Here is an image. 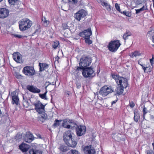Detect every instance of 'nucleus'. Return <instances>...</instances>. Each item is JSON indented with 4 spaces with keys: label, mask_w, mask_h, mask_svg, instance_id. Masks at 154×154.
<instances>
[{
    "label": "nucleus",
    "mask_w": 154,
    "mask_h": 154,
    "mask_svg": "<svg viewBox=\"0 0 154 154\" xmlns=\"http://www.w3.org/2000/svg\"><path fill=\"white\" fill-rule=\"evenodd\" d=\"M74 135L73 133L69 130L65 131L63 134V139L64 142L68 146L72 147H75L77 144Z\"/></svg>",
    "instance_id": "nucleus-1"
},
{
    "label": "nucleus",
    "mask_w": 154,
    "mask_h": 154,
    "mask_svg": "<svg viewBox=\"0 0 154 154\" xmlns=\"http://www.w3.org/2000/svg\"><path fill=\"white\" fill-rule=\"evenodd\" d=\"M40 29H37L35 31V32H34V34L35 33H36L37 32H38V33H40Z\"/></svg>",
    "instance_id": "nucleus-53"
},
{
    "label": "nucleus",
    "mask_w": 154,
    "mask_h": 154,
    "mask_svg": "<svg viewBox=\"0 0 154 154\" xmlns=\"http://www.w3.org/2000/svg\"><path fill=\"white\" fill-rule=\"evenodd\" d=\"M141 11H143L147 9V6L146 5V3L145 5H143V7L140 8Z\"/></svg>",
    "instance_id": "nucleus-44"
},
{
    "label": "nucleus",
    "mask_w": 154,
    "mask_h": 154,
    "mask_svg": "<svg viewBox=\"0 0 154 154\" xmlns=\"http://www.w3.org/2000/svg\"><path fill=\"white\" fill-rule=\"evenodd\" d=\"M130 106L131 107H133L134 106V104L133 102H131L130 104Z\"/></svg>",
    "instance_id": "nucleus-51"
},
{
    "label": "nucleus",
    "mask_w": 154,
    "mask_h": 154,
    "mask_svg": "<svg viewBox=\"0 0 154 154\" xmlns=\"http://www.w3.org/2000/svg\"><path fill=\"white\" fill-rule=\"evenodd\" d=\"M21 75H17V78L18 79H19V78H21Z\"/></svg>",
    "instance_id": "nucleus-56"
},
{
    "label": "nucleus",
    "mask_w": 154,
    "mask_h": 154,
    "mask_svg": "<svg viewBox=\"0 0 154 154\" xmlns=\"http://www.w3.org/2000/svg\"><path fill=\"white\" fill-rule=\"evenodd\" d=\"M59 45V42L58 41H56L54 42L53 44L52 45L53 48L54 49L57 48V47Z\"/></svg>",
    "instance_id": "nucleus-39"
},
{
    "label": "nucleus",
    "mask_w": 154,
    "mask_h": 154,
    "mask_svg": "<svg viewBox=\"0 0 154 154\" xmlns=\"http://www.w3.org/2000/svg\"><path fill=\"white\" fill-rule=\"evenodd\" d=\"M67 122H69V124L73 123H74V120H70L69 119H66L64 120L63 121V126L65 128H70L71 126L69 125H66V123Z\"/></svg>",
    "instance_id": "nucleus-20"
},
{
    "label": "nucleus",
    "mask_w": 154,
    "mask_h": 154,
    "mask_svg": "<svg viewBox=\"0 0 154 154\" xmlns=\"http://www.w3.org/2000/svg\"><path fill=\"white\" fill-rule=\"evenodd\" d=\"M152 59H154V55H152Z\"/></svg>",
    "instance_id": "nucleus-60"
},
{
    "label": "nucleus",
    "mask_w": 154,
    "mask_h": 154,
    "mask_svg": "<svg viewBox=\"0 0 154 154\" xmlns=\"http://www.w3.org/2000/svg\"><path fill=\"white\" fill-rule=\"evenodd\" d=\"M114 91V89L112 87L105 86L101 88L99 91V93L102 96L105 97L109 94L113 92Z\"/></svg>",
    "instance_id": "nucleus-5"
},
{
    "label": "nucleus",
    "mask_w": 154,
    "mask_h": 154,
    "mask_svg": "<svg viewBox=\"0 0 154 154\" xmlns=\"http://www.w3.org/2000/svg\"><path fill=\"white\" fill-rule=\"evenodd\" d=\"M19 148L23 152H26L28 150L29 147L27 144L23 143L19 146Z\"/></svg>",
    "instance_id": "nucleus-21"
},
{
    "label": "nucleus",
    "mask_w": 154,
    "mask_h": 154,
    "mask_svg": "<svg viewBox=\"0 0 154 154\" xmlns=\"http://www.w3.org/2000/svg\"><path fill=\"white\" fill-rule=\"evenodd\" d=\"M91 62V59L90 57L83 56L80 58L79 64V65L86 67L89 66Z\"/></svg>",
    "instance_id": "nucleus-8"
},
{
    "label": "nucleus",
    "mask_w": 154,
    "mask_h": 154,
    "mask_svg": "<svg viewBox=\"0 0 154 154\" xmlns=\"http://www.w3.org/2000/svg\"><path fill=\"white\" fill-rule=\"evenodd\" d=\"M152 1L153 2V6L154 8V0H152Z\"/></svg>",
    "instance_id": "nucleus-62"
},
{
    "label": "nucleus",
    "mask_w": 154,
    "mask_h": 154,
    "mask_svg": "<svg viewBox=\"0 0 154 154\" xmlns=\"http://www.w3.org/2000/svg\"><path fill=\"white\" fill-rule=\"evenodd\" d=\"M62 27L63 29L64 30L66 29H69V27L68 26L66 23L63 24Z\"/></svg>",
    "instance_id": "nucleus-41"
},
{
    "label": "nucleus",
    "mask_w": 154,
    "mask_h": 154,
    "mask_svg": "<svg viewBox=\"0 0 154 154\" xmlns=\"http://www.w3.org/2000/svg\"><path fill=\"white\" fill-rule=\"evenodd\" d=\"M116 89L115 90V91L116 92V94L119 95L121 94L123 92L124 88L118 86Z\"/></svg>",
    "instance_id": "nucleus-24"
},
{
    "label": "nucleus",
    "mask_w": 154,
    "mask_h": 154,
    "mask_svg": "<svg viewBox=\"0 0 154 154\" xmlns=\"http://www.w3.org/2000/svg\"><path fill=\"white\" fill-rule=\"evenodd\" d=\"M44 111H42V112H40L38 113L40 114L42 118L44 119V120H45L47 118V115L45 112Z\"/></svg>",
    "instance_id": "nucleus-32"
},
{
    "label": "nucleus",
    "mask_w": 154,
    "mask_h": 154,
    "mask_svg": "<svg viewBox=\"0 0 154 154\" xmlns=\"http://www.w3.org/2000/svg\"><path fill=\"white\" fill-rule=\"evenodd\" d=\"M135 3L138 5L143 3H145L146 0H134Z\"/></svg>",
    "instance_id": "nucleus-36"
},
{
    "label": "nucleus",
    "mask_w": 154,
    "mask_h": 154,
    "mask_svg": "<svg viewBox=\"0 0 154 154\" xmlns=\"http://www.w3.org/2000/svg\"><path fill=\"white\" fill-rule=\"evenodd\" d=\"M72 154H80L78 152L75 150L72 151Z\"/></svg>",
    "instance_id": "nucleus-46"
},
{
    "label": "nucleus",
    "mask_w": 154,
    "mask_h": 154,
    "mask_svg": "<svg viewBox=\"0 0 154 154\" xmlns=\"http://www.w3.org/2000/svg\"><path fill=\"white\" fill-rule=\"evenodd\" d=\"M14 60L17 62L21 63L23 62L22 56L18 52L14 53L13 55Z\"/></svg>",
    "instance_id": "nucleus-17"
},
{
    "label": "nucleus",
    "mask_w": 154,
    "mask_h": 154,
    "mask_svg": "<svg viewBox=\"0 0 154 154\" xmlns=\"http://www.w3.org/2000/svg\"><path fill=\"white\" fill-rule=\"evenodd\" d=\"M69 124V122H67V123H66V125H68V124Z\"/></svg>",
    "instance_id": "nucleus-63"
},
{
    "label": "nucleus",
    "mask_w": 154,
    "mask_h": 154,
    "mask_svg": "<svg viewBox=\"0 0 154 154\" xmlns=\"http://www.w3.org/2000/svg\"><path fill=\"white\" fill-rule=\"evenodd\" d=\"M85 69V67L83 66H82L81 65H79V66H77V68L75 70L76 71H81L82 70L83 71L84 69Z\"/></svg>",
    "instance_id": "nucleus-40"
},
{
    "label": "nucleus",
    "mask_w": 154,
    "mask_h": 154,
    "mask_svg": "<svg viewBox=\"0 0 154 154\" xmlns=\"http://www.w3.org/2000/svg\"><path fill=\"white\" fill-rule=\"evenodd\" d=\"M84 151L85 154H95V153L93 147L90 145L85 146Z\"/></svg>",
    "instance_id": "nucleus-16"
},
{
    "label": "nucleus",
    "mask_w": 154,
    "mask_h": 154,
    "mask_svg": "<svg viewBox=\"0 0 154 154\" xmlns=\"http://www.w3.org/2000/svg\"><path fill=\"white\" fill-rule=\"evenodd\" d=\"M55 58L56 59V60H58V58H59V57H58V56H57L56 57H55Z\"/></svg>",
    "instance_id": "nucleus-59"
},
{
    "label": "nucleus",
    "mask_w": 154,
    "mask_h": 154,
    "mask_svg": "<svg viewBox=\"0 0 154 154\" xmlns=\"http://www.w3.org/2000/svg\"><path fill=\"white\" fill-rule=\"evenodd\" d=\"M77 88H79L81 87V85L80 83H78L76 85Z\"/></svg>",
    "instance_id": "nucleus-54"
},
{
    "label": "nucleus",
    "mask_w": 154,
    "mask_h": 154,
    "mask_svg": "<svg viewBox=\"0 0 154 154\" xmlns=\"http://www.w3.org/2000/svg\"><path fill=\"white\" fill-rule=\"evenodd\" d=\"M115 6L116 9L117 11H119V12H121V11L120 9V7L118 5V4L117 3H116L115 5Z\"/></svg>",
    "instance_id": "nucleus-43"
},
{
    "label": "nucleus",
    "mask_w": 154,
    "mask_h": 154,
    "mask_svg": "<svg viewBox=\"0 0 154 154\" xmlns=\"http://www.w3.org/2000/svg\"><path fill=\"white\" fill-rule=\"evenodd\" d=\"M119 40L111 41L108 45L109 50L112 52H115L121 45Z\"/></svg>",
    "instance_id": "nucleus-4"
},
{
    "label": "nucleus",
    "mask_w": 154,
    "mask_h": 154,
    "mask_svg": "<svg viewBox=\"0 0 154 154\" xmlns=\"http://www.w3.org/2000/svg\"><path fill=\"white\" fill-rule=\"evenodd\" d=\"M138 64L140 65V64H141L140 63V61H138Z\"/></svg>",
    "instance_id": "nucleus-61"
},
{
    "label": "nucleus",
    "mask_w": 154,
    "mask_h": 154,
    "mask_svg": "<svg viewBox=\"0 0 154 154\" xmlns=\"http://www.w3.org/2000/svg\"><path fill=\"white\" fill-rule=\"evenodd\" d=\"M9 11L5 8L0 9V18L4 19L6 18L9 15Z\"/></svg>",
    "instance_id": "nucleus-14"
},
{
    "label": "nucleus",
    "mask_w": 154,
    "mask_h": 154,
    "mask_svg": "<svg viewBox=\"0 0 154 154\" xmlns=\"http://www.w3.org/2000/svg\"><path fill=\"white\" fill-rule=\"evenodd\" d=\"M150 109V108L147 106L146 104L143 106V108L142 111L143 115V119H145V114L149 112V110Z\"/></svg>",
    "instance_id": "nucleus-22"
},
{
    "label": "nucleus",
    "mask_w": 154,
    "mask_h": 154,
    "mask_svg": "<svg viewBox=\"0 0 154 154\" xmlns=\"http://www.w3.org/2000/svg\"><path fill=\"white\" fill-rule=\"evenodd\" d=\"M9 4L11 5H14L17 4L18 2V0H8Z\"/></svg>",
    "instance_id": "nucleus-38"
},
{
    "label": "nucleus",
    "mask_w": 154,
    "mask_h": 154,
    "mask_svg": "<svg viewBox=\"0 0 154 154\" xmlns=\"http://www.w3.org/2000/svg\"><path fill=\"white\" fill-rule=\"evenodd\" d=\"M51 85V82H46L45 84V89H46L47 87Z\"/></svg>",
    "instance_id": "nucleus-45"
},
{
    "label": "nucleus",
    "mask_w": 154,
    "mask_h": 154,
    "mask_svg": "<svg viewBox=\"0 0 154 154\" xmlns=\"http://www.w3.org/2000/svg\"><path fill=\"white\" fill-rule=\"evenodd\" d=\"M94 71L91 67L85 68L82 72L83 76L85 78L93 77L94 75Z\"/></svg>",
    "instance_id": "nucleus-7"
},
{
    "label": "nucleus",
    "mask_w": 154,
    "mask_h": 154,
    "mask_svg": "<svg viewBox=\"0 0 154 154\" xmlns=\"http://www.w3.org/2000/svg\"><path fill=\"white\" fill-rule=\"evenodd\" d=\"M117 101V100H115L114 101H113L111 103L112 105L113 104L116 103Z\"/></svg>",
    "instance_id": "nucleus-55"
},
{
    "label": "nucleus",
    "mask_w": 154,
    "mask_h": 154,
    "mask_svg": "<svg viewBox=\"0 0 154 154\" xmlns=\"http://www.w3.org/2000/svg\"><path fill=\"white\" fill-rule=\"evenodd\" d=\"M131 32L129 31H127L124 34L123 36V38L125 40L127 39V37L131 35Z\"/></svg>",
    "instance_id": "nucleus-31"
},
{
    "label": "nucleus",
    "mask_w": 154,
    "mask_h": 154,
    "mask_svg": "<svg viewBox=\"0 0 154 154\" xmlns=\"http://www.w3.org/2000/svg\"><path fill=\"white\" fill-rule=\"evenodd\" d=\"M51 85H55L56 86V82H52V83H51Z\"/></svg>",
    "instance_id": "nucleus-57"
},
{
    "label": "nucleus",
    "mask_w": 154,
    "mask_h": 154,
    "mask_svg": "<svg viewBox=\"0 0 154 154\" xmlns=\"http://www.w3.org/2000/svg\"><path fill=\"white\" fill-rule=\"evenodd\" d=\"M141 55V54L137 51H135L134 52L132 53L130 56L131 58H133L134 57H136L137 56H139Z\"/></svg>",
    "instance_id": "nucleus-27"
},
{
    "label": "nucleus",
    "mask_w": 154,
    "mask_h": 154,
    "mask_svg": "<svg viewBox=\"0 0 154 154\" xmlns=\"http://www.w3.org/2000/svg\"><path fill=\"white\" fill-rule=\"evenodd\" d=\"M85 42L86 43H87L88 45L91 44L92 42V41L90 40V38L85 39Z\"/></svg>",
    "instance_id": "nucleus-42"
},
{
    "label": "nucleus",
    "mask_w": 154,
    "mask_h": 154,
    "mask_svg": "<svg viewBox=\"0 0 154 154\" xmlns=\"http://www.w3.org/2000/svg\"><path fill=\"white\" fill-rule=\"evenodd\" d=\"M152 41L154 43V35L152 36Z\"/></svg>",
    "instance_id": "nucleus-58"
},
{
    "label": "nucleus",
    "mask_w": 154,
    "mask_h": 154,
    "mask_svg": "<svg viewBox=\"0 0 154 154\" xmlns=\"http://www.w3.org/2000/svg\"><path fill=\"white\" fill-rule=\"evenodd\" d=\"M121 13L122 14H123L128 17H131V13L128 11H123L122 12H121Z\"/></svg>",
    "instance_id": "nucleus-37"
},
{
    "label": "nucleus",
    "mask_w": 154,
    "mask_h": 154,
    "mask_svg": "<svg viewBox=\"0 0 154 154\" xmlns=\"http://www.w3.org/2000/svg\"><path fill=\"white\" fill-rule=\"evenodd\" d=\"M33 105L35 107V109L38 112H40L42 111H45V105H43L39 101L34 103Z\"/></svg>",
    "instance_id": "nucleus-10"
},
{
    "label": "nucleus",
    "mask_w": 154,
    "mask_h": 154,
    "mask_svg": "<svg viewBox=\"0 0 154 154\" xmlns=\"http://www.w3.org/2000/svg\"><path fill=\"white\" fill-rule=\"evenodd\" d=\"M47 92V91H46L43 94H39V96L41 98L44 99V100H47V98L46 97V94Z\"/></svg>",
    "instance_id": "nucleus-35"
},
{
    "label": "nucleus",
    "mask_w": 154,
    "mask_h": 154,
    "mask_svg": "<svg viewBox=\"0 0 154 154\" xmlns=\"http://www.w3.org/2000/svg\"><path fill=\"white\" fill-rule=\"evenodd\" d=\"M11 96L12 98V103L13 104H15L17 105H18L19 101L18 93L15 91H13L11 94Z\"/></svg>",
    "instance_id": "nucleus-12"
},
{
    "label": "nucleus",
    "mask_w": 154,
    "mask_h": 154,
    "mask_svg": "<svg viewBox=\"0 0 154 154\" xmlns=\"http://www.w3.org/2000/svg\"><path fill=\"white\" fill-rule=\"evenodd\" d=\"M29 153L30 154H42V152L40 150L36 149H31Z\"/></svg>",
    "instance_id": "nucleus-25"
},
{
    "label": "nucleus",
    "mask_w": 154,
    "mask_h": 154,
    "mask_svg": "<svg viewBox=\"0 0 154 154\" xmlns=\"http://www.w3.org/2000/svg\"><path fill=\"white\" fill-rule=\"evenodd\" d=\"M14 37L18 38H20L23 37L22 35L18 34L14 35Z\"/></svg>",
    "instance_id": "nucleus-48"
},
{
    "label": "nucleus",
    "mask_w": 154,
    "mask_h": 154,
    "mask_svg": "<svg viewBox=\"0 0 154 154\" xmlns=\"http://www.w3.org/2000/svg\"><path fill=\"white\" fill-rule=\"evenodd\" d=\"M42 21L43 22V25L45 27H47L49 24V21L47 20L45 17L42 18Z\"/></svg>",
    "instance_id": "nucleus-29"
},
{
    "label": "nucleus",
    "mask_w": 154,
    "mask_h": 154,
    "mask_svg": "<svg viewBox=\"0 0 154 154\" xmlns=\"http://www.w3.org/2000/svg\"><path fill=\"white\" fill-rule=\"evenodd\" d=\"M87 12L84 9H81L74 14V18L77 21L79 22L82 20L87 15Z\"/></svg>",
    "instance_id": "nucleus-6"
},
{
    "label": "nucleus",
    "mask_w": 154,
    "mask_h": 154,
    "mask_svg": "<svg viewBox=\"0 0 154 154\" xmlns=\"http://www.w3.org/2000/svg\"><path fill=\"white\" fill-rule=\"evenodd\" d=\"M23 138L25 142L29 143L31 142L34 139L33 135L29 132L26 133Z\"/></svg>",
    "instance_id": "nucleus-13"
},
{
    "label": "nucleus",
    "mask_w": 154,
    "mask_h": 154,
    "mask_svg": "<svg viewBox=\"0 0 154 154\" xmlns=\"http://www.w3.org/2000/svg\"><path fill=\"white\" fill-rule=\"evenodd\" d=\"M92 34L91 29L88 28L87 29L85 30L84 31L80 32L79 34V36L84 38L85 39L89 38Z\"/></svg>",
    "instance_id": "nucleus-11"
},
{
    "label": "nucleus",
    "mask_w": 154,
    "mask_h": 154,
    "mask_svg": "<svg viewBox=\"0 0 154 154\" xmlns=\"http://www.w3.org/2000/svg\"><path fill=\"white\" fill-rule=\"evenodd\" d=\"M70 2H73L74 4H76L78 2V0H69Z\"/></svg>",
    "instance_id": "nucleus-49"
},
{
    "label": "nucleus",
    "mask_w": 154,
    "mask_h": 154,
    "mask_svg": "<svg viewBox=\"0 0 154 154\" xmlns=\"http://www.w3.org/2000/svg\"><path fill=\"white\" fill-rule=\"evenodd\" d=\"M121 135L119 133H115L112 134V137H113L115 140L118 141L121 139Z\"/></svg>",
    "instance_id": "nucleus-26"
},
{
    "label": "nucleus",
    "mask_w": 154,
    "mask_h": 154,
    "mask_svg": "<svg viewBox=\"0 0 154 154\" xmlns=\"http://www.w3.org/2000/svg\"><path fill=\"white\" fill-rule=\"evenodd\" d=\"M112 78L114 79L118 86L126 88L128 85L126 79L115 74L112 75Z\"/></svg>",
    "instance_id": "nucleus-2"
},
{
    "label": "nucleus",
    "mask_w": 154,
    "mask_h": 154,
    "mask_svg": "<svg viewBox=\"0 0 154 154\" xmlns=\"http://www.w3.org/2000/svg\"><path fill=\"white\" fill-rule=\"evenodd\" d=\"M140 118V116L139 114L137 112H134V119L135 121L137 122Z\"/></svg>",
    "instance_id": "nucleus-33"
},
{
    "label": "nucleus",
    "mask_w": 154,
    "mask_h": 154,
    "mask_svg": "<svg viewBox=\"0 0 154 154\" xmlns=\"http://www.w3.org/2000/svg\"><path fill=\"white\" fill-rule=\"evenodd\" d=\"M19 28L23 31L29 29L32 25V22L28 18H24L19 21Z\"/></svg>",
    "instance_id": "nucleus-3"
},
{
    "label": "nucleus",
    "mask_w": 154,
    "mask_h": 154,
    "mask_svg": "<svg viewBox=\"0 0 154 154\" xmlns=\"http://www.w3.org/2000/svg\"><path fill=\"white\" fill-rule=\"evenodd\" d=\"M135 10L136 11V14H138L139 13L141 12V11H142L140 8L137 9H136Z\"/></svg>",
    "instance_id": "nucleus-50"
},
{
    "label": "nucleus",
    "mask_w": 154,
    "mask_h": 154,
    "mask_svg": "<svg viewBox=\"0 0 154 154\" xmlns=\"http://www.w3.org/2000/svg\"><path fill=\"white\" fill-rule=\"evenodd\" d=\"M100 72V70H99V71H97L98 73Z\"/></svg>",
    "instance_id": "nucleus-64"
},
{
    "label": "nucleus",
    "mask_w": 154,
    "mask_h": 154,
    "mask_svg": "<svg viewBox=\"0 0 154 154\" xmlns=\"http://www.w3.org/2000/svg\"><path fill=\"white\" fill-rule=\"evenodd\" d=\"M39 66L40 67V71H42L48 68V65L44 63H39Z\"/></svg>",
    "instance_id": "nucleus-23"
},
{
    "label": "nucleus",
    "mask_w": 154,
    "mask_h": 154,
    "mask_svg": "<svg viewBox=\"0 0 154 154\" xmlns=\"http://www.w3.org/2000/svg\"><path fill=\"white\" fill-rule=\"evenodd\" d=\"M150 62L152 65L153 64V62H154V59H150Z\"/></svg>",
    "instance_id": "nucleus-52"
},
{
    "label": "nucleus",
    "mask_w": 154,
    "mask_h": 154,
    "mask_svg": "<svg viewBox=\"0 0 154 154\" xmlns=\"http://www.w3.org/2000/svg\"><path fill=\"white\" fill-rule=\"evenodd\" d=\"M23 71L25 75L28 76L33 75H34L35 72L34 68L30 66H26L24 67Z\"/></svg>",
    "instance_id": "nucleus-9"
},
{
    "label": "nucleus",
    "mask_w": 154,
    "mask_h": 154,
    "mask_svg": "<svg viewBox=\"0 0 154 154\" xmlns=\"http://www.w3.org/2000/svg\"><path fill=\"white\" fill-rule=\"evenodd\" d=\"M62 121V120H58L56 119L55 122L53 125V126L54 127H57L59 126L60 124V122Z\"/></svg>",
    "instance_id": "nucleus-34"
},
{
    "label": "nucleus",
    "mask_w": 154,
    "mask_h": 154,
    "mask_svg": "<svg viewBox=\"0 0 154 154\" xmlns=\"http://www.w3.org/2000/svg\"><path fill=\"white\" fill-rule=\"evenodd\" d=\"M76 131L77 135L79 136H81L85 133L86 128L85 126L80 125L77 127Z\"/></svg>",
    "instance_id": "nucleus-15"
},
{
    "label": "nucleus",
    "mask_w": 154,
    "mask_h": 154,
    "mask_svg": "<svg viewBox=\"0 0 154 154\" xmlns=\"http://www.w3.org/2000/svg\"><path fill=\"white\" fill-rule=\"evenodd\" d=\"M59 149L61 151L63 152H65L68 149V147L67 146L63 145H61Z\"/></svg>",
    "instance_id": "nucleus-30"
},
{
    "label": "nucleus",
    "mask_w": 154,
    "mask_h": 154,
    "mask_svg": "<svg viewBox=\"0 0 154 154\" xmlns=\"http://www.w3.org/2000/svg\"><path fill=\"white\" fill-rule=\"evenodd\" d=\"M99 2L100 3L101 5L104 7L108 11L111 10V6L105 0H99Z\"/></svg>",
    "instance_id": "nucleus-19"
},
{
    "label": "nucleus",
    "mask_w": 154,
    "mask_h": 154,
    "mask_svg": "<svg viewBox=\"0 0 154 154\" xmlns=\"http://www.w3.org/2000/svg\"><path fill=\"white\" fill-rule=\"evenodd\" d=\"M140 66L142 67V68L143 69L144 72H150L151 71V66L145 67L143 64H140Z\"/></svg>",
    "instance_id": "nucleus-28"
},
{
    "label": "nucleus",
    "mask_w": 154,
    "mask_h": 154,
    "mask_svg": "<svg viewBox=\"0 0 154 154\" xmlns=\"http://www.w3.org/2000/svg\"><path fill=\"white\" fill-rule=\"evenodd\" d=\"M27 89L30 92L34 93H39L40 91V90L36 86L31 85H27L26 87Z\"/></svg>",
    "instance_id": "nucleus-18"
},
{
    "label": "nucleus",
    "mask_w": 154,
    "mask_h": 154,
    "mask_svg": "<svg viewBox=\"0 0 154 154\" xmlns=\"http://www.w3.org/2000/svg\"><path fill=\"white\" fill-rule=\"evenodd\" d=\"M147 154H154V152L152 150H147Z\"/></svg>",
    "instance_id": "nucleus-47"
}]
</instances>
